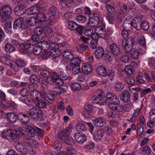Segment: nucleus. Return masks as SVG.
Here are the masks:
<instances>
[{
    "label": "nucleus",
    "instance_id": "obj_43",
    "mask_svg": "<svg viewBox=\"0 0 155 155\" xmlns=\"http://www.w3.org/2000/svg\"><path fill=\"white\" fill-rule=\"evenodd\" d=\"M108 34L106 33V30H104V29L101 31L100 33H98L97 36H98V37H100L102 38L107 40L108 39Z\"/></svg>",
    "mask_w": 155,
    "mask_h": 155
},
{
    "label": "nucleus",
    "instance_id": "obj_33",
    "mask_svg": "<svg viewBox=\"0 0 155 155\" xmlns=\"http://www.w3.org/2000/svg\"><path fill=\"white\" fill-rule=\"evenodd\" d=\"M5 51L8 53H10L15 51V48L11 44L6 43L5 46Z\"/></svg>",
    "mask_w": 155,
    "mask_h": 155
},
{
    "label": "nucleus",
    "instance_id": "obj_2",
    "mask_svg": "<svg viewBox=\"0 0 155 155\" xmlns=\"http://www.w3.org/2000/svg\"><path fill=\"white\" fill-rule=\"evenodd\" d=\"M12 12V9L10 6L6 5L0 8V16L2 19V22L6 21Z\"/></svg>",
    "mask_w": 155,
    "mask_h": 155
},
{
    "label": "nucleus",
    "instance_id": "obj_56",
    "mask_svg": "<svg viewBox=\"0 0 155 155\" xmlns=\"http://www.w3.org/2000/svg\"><path fill=\"white\" fill-rule=\"evenodd\" d=\"M71 87L73 90L76 91H79L81 88V85L78 83H74L72 84Z\"/></svg>",
    "mask_w": 155,
    "mask_h": 155
},
{
    "label": "nucleus",
    "instance_id": "obj_49",
    "mask_svg": "<svg viewBox=\"0 0 155 155\" xmlns=\"http://www.w3.org/2000/svg\"><path fill=\"white\" fill-rule=\"evenodd\" d=\"M15 63L18 67L21 68L24 67L26 65V64L24 61L20 59L16 60Z\"/></svg>",
    "mask_w": 155,
    "mask_h": 155
},
{
    "label": "nucleus",
    "instance_id": "obj_40",
    "mask_svg": "<svg viewBox=\"0 0 155 155\" xmlns=\"http://www.w3.org/2000/svg\"><path fill=\"white\" fill-rule=\"evenodd\" d=\"M57 11V8L56 7L54 6H51L49 9L48 13L49 17L54 16L56 14Z\"/></svg>",
    "mask_w": 155,
    "mask_h": 155
},
{
    "label": "nucleus",
    "instance_id": "obj_32",
    "mask_svg": "<svg viewBox=\"0 0 155 155\" xmlns=\"http://www.w3.org/2000/svg\"><path fill=\"white\" fill-rule=\"evenodd\" d=\"M27 128L23 127H19L16 130L15 133L16 134L18 135L17 139L19 137H21L23 135H26V133Z\"/></svg>",
    "mask_w": 155,
    "mask_h": 155
},
{
    "label": "nucleus",
    "instance_id": "obj_37",
    "mask_svg": "<svg viewBox=\"0 0 155 155\" xmlns=\"http://www.w3.org/2000/svg\"><path fill=\"white\" fill-rule=\"evenodd\" d=\"M58 76L59 78L63 81L70 79L69 74L67 72L61 71L58 74Z\"/></svg>",
    "mask_w": 155,
    "mask_h": 155
},
{
    "label": "nucleus",
    "instance_id": "obj_30",
    "mask_svg": "<svg viewBox=\"0 0 155 155\" xmlns=\"http://www.w3.org/2000/svg\"><path fill=\"white\" fill-rule=\"evenodd\" d=\"M58 74L56 73L51 72L50 73L49 77L46 79L47 82H49L52 81L53 82H54L58 78Z\"/></svg>",
    "mask_w": 155,
    "mask_h": 155
},
{
    "label": "nucleus",
    "instance_id": "obj_54",
    "mask_svg": "<svg viewBox=\"0 0 155 155\" xmlns=\"http://www.w3.org/2000/svg\"><path fill=\"white\" fill-rule=\"evenodd\" d=\"M142 28L145 30H147L149 28L148 22L146 20H143L141 22Z\"/></svg>",
    "mask_w": 155,
    "mask_h": 155
},
{
    "label": "nucleus",
    "instance_id": "obj_58",
    "mask_svg": "<svg viewBox=\"0 0 155 155\" xmlns=\"http://www.w3.org/2000/svg\"><path fill=\"white\" fill-rule=\"evenodd\" d=\"M21 95L23 97H25L27 96L29 94V92L26 88H22L20 92Z\"/></svg>",
    "mask_w": 155,
    "mask_h": 155
},
{
    "label": "nucleus",
    "instance_id": "obj_59",
    "mask_svg": "<svg viewBox=\"0 0 155 155\" xmlns=\"http://www.w3.org/2000/svg\"><path fill=\"white\" fill-rule=\"evenodd\" d=\"M53 146L58 150H60L62 147V144L58 141L55 142L53 145Z\"/></svg>",
    "mask_w": 155,
    "mask_h": 155
},
{
    "label": "nucleus",
    "instance_id": "obj_22",
    "mask_svg": "<svg viewBox=\"0 0 155 155\" xmlns=\"http://www.w3.org/2000/svg\"><path fill=\"white\" fill-rule=\"evenodd\" d=\"M39 127H45L47 125L48 121L46 119H45L43 116L42 111L39 109Z\"/></svg>",
    "mask_w": 155,
    "mask_h": 155
},
{
    "label": "nucleus",
    "instance_id": "obj_18",
    "mask_svg": "<svg viewBox=\"0 0 155 155\" xmlns=\"http://www.w3.org/2000/svg\"><path fill=\"white\" fill-rule=\"evenodd\" d=\"M104 53V50L103 47L99 46L97 47L94 52L96 58L97 59H101L103 56Z\"/></svg>",
    "mask_w": 155,
    "mask_h": 155
},
{
    "label": "nucleus",
    "instance_id": "obj_13",
    "mask_svg": "<svg viewBox=\"0 0 155 155\" xmlns=\"http://www.w3.org/2000/svg\"><path fill=\"white\" fill-rule=\"evenodd\" d=\"M39 91L36 90L32 91L30 93L31 98L32 99L33 103L36 105H39Z\"/></svg>",
    "mask_w": 155,
    "mask_h": 155
},
{
    "label": "nucleus",
    "instance_id": "obj_29",
    "mask_svg": "<svg viewBox=\"0 0 155 155\" xmlns=\"http://www.w3.org/2000/svg\"><path fill=\"white\" fill-rule=\"evenodd\" d=\"M62 55L66 59L68 60H71L74 57V54L68 49H66L64 51Z\"/></svg>",
    "mask_w": 155,
    "mask_h": 155
},
{
    "label": "nucleus",
    "instance_id": "obj_11",
    "mask_svg": "<svg viewBox=\"0 0 155 155\" xmlns=\"http://www.w3.org/2000/svg\"><path fill=\"white\" fill-rule=\"evenodd\" d=\"M74 137L76 141L80 143H82L87 140V137L85 134L78 132L75 134Z\"/></svg>",
    "mask_w": 155,
    "mask_h": 155
},
{
    "label": "nucleus",
    "instance_id": "obj_21",
    "mask_svg": "<svg viewBox=\"0 0 155 155\" xmlns=\"http://www.w3.org/2000/svg\"><path fill=\"white\" fill-rule=\"evenodd\" d=\"M82 69L83 73L85 74H89L92 71L91 66L87 63L83 64Z\"/></svg>",
    "mask_w": 155,
    "mask_h": 155
},
{
    "label": "nucleus",
    "instance_id": "obj_1",
    "mask_svg": "<svg viewBox=\"0 0 155 155\" xmlns=\"http://www.w3.org/2000/svg\"><path fill=\"white\" fill-rule=\"evenodd\" d=\"M39 26L36 27L34 30L35 34H33L30 39L27 41L25 43L19 45L20 50L19 51L23 54H28L29 51L27 50L31 48V45H34L38 43L39 41V34L38 29Z\"/></svg>",
    "mask_w": 155,
    "mask_h": 155
},
{
    "label": "nucleus",
    "instance_id": "obj_60",
    "mask_svg": "<svg viewBox=\"0 0 155 155\" xmlns=\"http://www.w3.org/2000/svg\"><path fill=\"white\" fill-rule=\"evenodd\" d=\"M67 151L66 152L68 153V155L69 154H75L76 152V150L74 148L71 147H69L67 148Z\"/></svg>",
    "mask_w": 155,
    "mask_h": 155
},
{
    "label": "nucleus",
    "instance_id": "obj_4",
    "mask_svg": "<svg viewBox=\"0 0 155 155\" xmlns=\"http://www.w3.org/2000/svg\"><path fill=\"white\" fill-rule=\"evenodd\" d=\"M13 130L9 129L2 131L1 134V137L9 140H17L18 136L15 134Z\"/></svg>",
    "mask_w": 155,
    "mask_h": 155
},
{
    "label": "nucleus",
    "instance_id": "obj_9",
    "mask_svg": "<svg viewBox=\"0 0 155 155\" xmlns=\"http://www.w3.org/2000/svg\"><path fill=\"white\" fill-rule=\"evenodd\" d=\"M72 129L73 126L71 124H69L65 129L63 130L62 132L59 134L61 140H62L63 138H66V137L69 136Z\"/></svg>",
    "mask_w": 155,
    "mask_h": 155
},
{
    "label": "nucleus",
    "instance_id": "obj_28",
    "mask_svg": "<svg viewBox=\"0 0 155 155\" xmlns=\"http://www.w3.org/2000/svg\"><path fill=\"white\" fill-rule=\"evenodd\" d=\"M17 116H16L13 113H8L7 114V120L11 123H14L16 121Z\"/></svg>",
    "mask_w": 155,
    "mask_h": 155
},
{
    "label": "nucleus",
    "instance_id": "obj_6",
    "mask_svg": "<svg viewBox=\"0 0 155 155\" xmlns=\"http://www.w3.org/2000/svg\"><path fill=\"white\" fill-rule=\"evenodd\" d=\"M26 24L29 26H35L39 22V18L37 15L35 17L26 16L24 18Z\"/></svg>",
    "mask_w": 155,
    "mask_h": 155
},
{
    "label": "nucleus",
    "instance_id": "obj_12",
    "mask_svg": "<svg viewBox=\"0 0 155 155\" xmlns=\"http://www.w3.org/2000/svg\"><path fill=\"white\" fill-rule=\"evenodd\" d=\"M26 14L29 15L35 14H36V15H37L38 17L39 7L38 5L36 4L29 8L27 10Z\"/></svg>",
    "mask_w": 155,
    "mask_h": 155
},
{
    "label": "nucleus",
    "instance_id": "obj_14",
    "mask_svg": "<svg viewBox=\"0 0 155 155\" xmlns=\"http://www.w3.org/2000/svg\"><path fill=\"white\" fill-rule=\"evenodd\" d=\"M120 97L121 100L124 102H127L130 100V94L126 90H124L121 93Z\"/></svg>",
    "mask_w": 155,
    "mask_h": 155
},
{
    "label": "nucleus",
    "instance_id": "obj_23",
    "mask_svg": "<svg viewBox=\"0 0 155 155\" xmlns=\"http://www.w3.org/2000/svg\"><path fill=\"white\" fill-rule=\"evenodd\" d=\"M87 128L85 124L81 122L78 123L76 126V129L79 132L78 133H82V132H84L86 130Z\"/></svg>",
    "mask_w": 155,
    "mask_h": 155
},
{
    "label": "nucleus",
    "instance_id": "obj_46",
    "mask_svg": "<svg viewBox=\"0 0 155 155\" xmlns=\"http://www.w3.org/2000/svg\"><path fill=\"white\" fill-rule=\"evenodd\" d=\"M77 21L81 23H84L87 21V18L84 15H79L76 17Z\"/></svg>",
    "mask_w": 155,
    "mask_h": 155
},
{
    "label": "nucleus",
    "instance_id": "obj_39",
    "mask_svg": "<svg viewBox=\"0 0 155 155\" xmlns=\"http://www.w3.org/2000/svg\"><path fill=\"white\" fill-rule=\"evenodd\" d=\"M70 61L71 65L72 66L80 65L81 63V59L78 57L73 58L71 59Z\"/></svg>",
    "mask_w": 155,
    "mask_h": 155
},
{
    "label": "nucleus",
    "instance_id": "obj_51",
    "mask_svg": "<svg viewBox=\"0 0 155 155\" xmlns=\"http://www.w3.org/2000/svg\"><path fill=\"white\" fill-rule=\"evenodd\" d=\"M125 14L124 11L117 12L116 14V19L117 20H123L124 18Z\"/></svg>",
    "mask_w": 155,
    "mask_h": 155
},
{
    "label": "nucleus",
    "instance_id": "obj_26",
    "mask_svg": "<svg viewBox=\"0 0 155 155\" xmlns=\"http://www.w3.org/2000/svg\"><path fill=\"white\" fill-rule=\"evenodd\" d=\"M97 73L99 75L105 77L107 75L106 69L102 66H98L97 69Z\"/></svg>",
    "mask_w": 155,
    "mask_h": 155
},
{
    "label": "nucleus",
    "instance_id": "obj_3",
    "mask_svg": "<svg viewBox=\"0 0 155 155\" xmlns=\"http://www.w3.org/2000/svg\"><path fill=\"white\" fill-rule=\"evenodd\" d=\"M66 90L60 87H57L53 88L47 95L48 99L52 101L54 100L57 95L63 94L65 92Z\"/></svg>",
    "mask_w": 155,
    "mask_h": 155
},
{
    "label": "nucleus",
    "instance_id": "obj_47",
    "mask_svg": "<svg viewBox=\"0 0 155 155\" xmlns=\"http://www.w3.org/2000/svg\"><path fill=\"white\" fill-rule=\"evenodd\" d=\"M140 111V110L137 109L134 110V114L132 115V117L130 119H127V120L129 121L132 122L134 121L137 118V116L139 114Z\"/></svg>",
    "mask_w": 155,
    "mask_h": 155
},
{
    "label": "nucleus",
    "instance_id": "obj_24",
    "mask_svg": "<svg viewBox=\"0 0 155 155\" xmlns=\"http://www.w3.org/2000/svg\"><path fill=\"white\" fill-rule=\"evenodd\" d=\"M26 132H27L26 135L28 137H33L35 136L36 130L33 127L28 126H27Z\"/></svg>",
    "mask_w": 155,
    "mask_h": 155
},
{
    "label": "nucleus",
    "instance_id": "obj_27",
    "mask_svg": "<svg viewBox=\"0 0 155 155\" xmlns=\"http://www.w3.org/2000/svg\"><path fill=\"white\" fill-rule=\"evenodd\" d=\"M24 18L22 17H19L15 20L14 23L13 28L14 29L19 28L23 23Z\"/></svg>",
    "mask_w": 155,
    "mask_h": 155
},
{
    "label": "nucleus",
    "instance_id": "obj_35",
    "mask_svg": "<svg viewBox=\"0 0 155 155\" xmlns=\"http://www.w3.org/2000/svg\"><path fill=\"white\" fill-rule=\"evenodd\" d=\"M31 137H28L26 135L25 138L23 139V141L25 143H23L25 146H27L28 147H31L33 146L32 143V140L31 139Z\"/></svg>",
    "mask_w": 155,
    "mask_h": 155
},
{
    "label": "nucleus",
    "instance_id": "obj_19",
    "mask_svg": "<svg viewBox=\"0 0 155 155\" xmlns=\"http://www.w3.org/2000/svg\"><path fill=\"white\" fill-rule=\"evenodd\" d=\"M124 29L125 30L130 31L133 26V21L130 20L127 18H126L123 21V24Z\"/></svg>",
    "mask_w": 155,
    "mask_h": 155
},
{
    "label": "nucleus",
    "instance_id": "obj_52",
    "mask_svg": "<svg viewBox=\"0 0 155 155\" xmlns=\"http://www.w3.org/2000/svg\"><path fill=\"white\" fill-rule=\"evenodd\" d=\"M124 70L125 73L127 75H131L133 74L134 71L133 68L131 66H126Z\"/></svg>",
    "mask_w": 155,
    "mask_h": 155
},
{
    "label": "nucleus",
    "instance_id": "obj_62",
    "mask_svg": "<svg viewBox=\"0 0 155 155\" xmlns=\"http://www.w3.org/2000/svg\"><path fill=\"white\" fill-rule=\"evenodd\" d=\"M108 76L110 80L112 81L114 79V71L111 70H108Z\"/></svg>",
    "mask_w": 155,
    "mask_h": 155
},
{
    "label": "nucleus",
    "instance_id": "obj_44",
    "mask_svg": "<svg viewBox=\"0 0 155 155\" xmlns=\"http://www.w3.org/2000/svg\"><path fill=\"white\" fill-rule=\"evenodd\" d=\"M45 10L42 8H39V22L44 21L46 19V16L44 14Z\"/></svg>",
    "mask_w": 155,
    "mask_h": 155
},
{
    "label": "nucleus",
    "instance_id": "obj_61",
    "mask_svg": "<svg viewBox=\"0 0 155 155\" xmlns=\"http://www.w3.org/2000/svg\"><path fill=\"white\" fill-rule=\"evenodd\" d=\"M41 75L44 77H46L50 75L49 71L46 69H42L40 71Z\"/></svg>",
    "mask_w": 155,
    "mask_h": 155
},
{
    "label": "nucleus",
    "instance_id": "obj_16",
    "mask_svg": "<svg viewBox=\"0 0 155 155\" xmlns=\"http://www.w3.org/2000/svg\"><path fill=\"white\" fill-rule=\"evenodd\" d=\"M84 34L86 36H90L93 40H98V36H95V34L93 33V31L91 28L85 30L84 31Z\"/></svg>",
    "mask_w": 155,
    "mask_h": 155
},
{
    "label": "nucleus",
    "instance_id": "obj_17",
    "mask_svg": "<svg viewBox=\"0 0 155 155\" xmlns=\"http://www.w3.org/2000/svg\"><path fill=\"white\" fill-rule=\"evenodd\" d=\"M104 130L103 129L97 130L93 135L94 139L97 140H100L104 136Z\"/></svg>",
    "mask_w": 155,
    "mask_h": 155
},
{
    "label": "nucleus",
    "instance_id": "obj_48",
    "mask_svg": "<svg viewBox=\"0 0 155 155\" xmlns=\"http://www.w3.org/2000/svg\"><path fill=\"white\" fill-rule=\"evenodd\" d=\"M110 108L113 110H116L118 112H120L122 111L123 109L124 108L123 106L120 104L114 106H110Z\"/></svg>",
    "mask_w": 155,
    "mask_h": 155
},
{
    "label": "nucleus",
    "instance_id": "obj_50",
    "mask_svg": "<svg viewBox=\"0 0 155 155\" xmlns=\"http://www.w3.org/2000/svg\"><path fill=\"white\" fill-rule=\"evenodd\" d=\"M29 78L31 82L34 84H37L39 82L38 78L34 74L31 75Z\"/></svg>",
    "mask_w": 155,
    "mask_h": 155
},
{
    "label": "nucleus",
    "instance_id": "obj_63",
    "mask_svg": "<svg viewBox=\"0 0 155 155\" xmlns=\"http://www.w3.org/2000/svg\"><path fill=\"white\" fill-rule=\"evenodd\" d=\"M143 18V15L140 14H138L133 20V21L141 22V21Z\"/></svg>",
    "mask_w": 155,
    "mask_h": 155
},
{
    "label": "nucleus",
    "instance_id": "obj_20",
    "mask_svg": "<svg viewBox=\"0 0 155 155\" xmlns=\"http://www.w3.org/2000/svg\"><path fill=\"white\" fill-rule=\"evenodd\" d=\"M93 124L97 127H101L103 126L105 123L104 120L101 117L95 118L92 121Z\"/></svg>",
    "mask_w": 155,
    "mask_h": 155
},
{
    "label": "nucleus",
    "instance_id": "obj_38",
    "mask_svg": "<svg viewBox=\"0 0 155 155\" xmlns=\"http://www.w3.org/2000/svg\"><path fill=\"white\" fill-rule=\"evenodd\" d=\"M88 44H84L82 43L80 45L79 47L76 48L77 51L80 53L84 51L88 47Z\"/></svg>",
    "mask_w": 155,
    "mask_h": 155
},
{
    "label": "nucleus",
    "instance_id": "obj_25",
    "mask_svg": "<svg viewBox=\"0 0 155 155\" xmlns=\"http://www.w3.org/2000/svg\"><path fill=\"white\" fill-rule=\"evenodd\" d=\"M14 145L16 150L20 152L23 151L26 147L23 143L19 141L15 142Z\"/></svg>",
    "mask_w": 155,
    "mask_h": 155
},
{
    "label": "nucleus",
    "instance_id": "obj_57",
    "mask_svg": "<svg viewBox=\"0 0 155 155\" xmlns=\"http://www.w3.org/2000/svg\"><path fill=\"white\" fill-rule=\"evenodd\" d=\"M136 82L139 84H144L145 81L144 80L143 76L140 75H138L137 76L136 79Z\"/></svg>",
    "mask_w": 155,
    "mask_h": 155
},
{
    "label": "nucleus",
    "instance_id": "obj_45",
    "mask_svg": "<svg viewBox=\"0 0 155 155\" xmlns=\"http://www.w3.org/2000/svg\"><path fill=\"white\" fill-rule=\"evenodd\" d=\"M78 26V25L74 22L72 21H70L68 22V27L71 30H75Z\"/></svg>",
    "mask_w": 155,
    "mask_h": 155
},
{
    "label": "nucleus",
    "instance_id": "obj_10",
    "mask_svg": "<svg viewBox=\"0 0 155 155\" xmlns=\"http://www.w3.org/2000/svg\"><path fill=\"white\" fill-rule=\"evenodd\" d=\"M110 51L111 53L115 56H117L120 54L119 48L114 43H113L109 46Z\"/></svg>",
    "mask_w": 155,
    "mask_h": 155
},
{
    "label": "nucleus",
    "instance_id": "obj_55",
    "mask_svg": "<svg viewBox=\"0 0 155 155\" xmlns=\"http://www.w3.org/2000/svg\"><path fill=\"white\" fill-rule=\"evenodd\" d=\"M133 26L137 30H140L142 29L141 22L133 21Z\"/></svg>",
    "mask_w": 155,
    "mask_h": 155
},
{
    "label": "nucleus",
    "instance_id": "obj_53",
    "mask_svg": "<svg viewBox=\"0 0 155 155\" xmlns=\"http://www.w3.org/2000/svg\"><path fill=\"white\" fill-rule=\"evenodd\" d=\"M72 73L74 74H81V72L80 70V65L74 66L72 68Z\"/></svg>",
    "mask_w": 155,
    "mask_h": 155
},
{
    "label": "nucleus",
    "instance_id": "obj_5",
    "mask_svg": "<svg viewBox=\"0 0 155 155\" xmlns=\"http://www.w3.org/2000/svg\"><path fill=\"white\" fill-rule=\"evenodd\" d=\"M107 102L109 103V107L114 106L116 104H120V101L117 97L114 95L112 94L111 93L108 92V96H107Z\"/></svg>",
    "mask_w": 155,
    "mask_h": 155
},
{
    "label": "nucleus",
    "instance_id": "obj_7",
    "mask_svg": "<svg viewBox=\"0 0 155 155\" xmlns=\"http://www.w3.org/2000/svg\"><path fill=\"white\" fill-rule=\"evenodd\" d=\"M100 18L99 15L97 13H94L92 15L89 17V23L91 26H95L99 23Z\"/></svg>",
    "mask_w": 155,
    "mask_h": 155
},
{
    "label": "nucleus",
    "instance_id": "obj_64",
    "mask_svg": "<svg viewBox=\"0 0 155 155\" xmlns=\"http://www.w3.org/2000/svg\"><path fill=\"white\" fill-rule=\"evenodd\" d=\"M126 80L128 84L133 85L135 81L133 78L131 76H128L126 78Z\"/></svg>",
    "mask_w": 155,
    "mask_h": 155
},
{
    "label": "nucleus",
    "instance_id": "obj_31",
    "mask_svg": "<svg viewBox=\"0 0 155 155\" xmlns=\"http://www.w3.org/2000/svg\"><path fill=\"white\" fill-rule=\"evenodd\" d=\"M49 43L46 41H39V48L42 50L46 51L49 49Z\"/></svg>",
    "mask_w": 155,
    "mask_h": 155
},
{
    "label": "nucleus",
    "instance_id": "obj_15",
    "mask_svg": "<svg viewBox=\"0 0 155 155\" xmlns=\"http://www.w3.org/2000/svg\"><path fill=\"white\" fill-rule=\"evenodd\" d=\"M17 119L21 122L24 123H27L30 120L29 118L28 115L21 112L18 113Z\"/></svg>",
    "mask_w": 155,
    "mask_h": 155
},
{
    "label": "nucleus",
    "instance_id": "obj_36",
    "mask_svg": "<svg viewBox=\"0 0 155 155\" xmlns=\"http://www.w3.org/2000/svg\"><path fill=\"white\" fill-rule=\"evenodd\" d=\"M62 141L68 145H72L74 144L75 141L72 137L68 136L66 138H62Z\"/></svg>",
    "mask_w": 155,
    "mask_h": 155
},
{
    "label": "nucleus",
    "instance_id": "obj_41",
    "mask_svg": "<svg viewBox=\"0 0 155 155\" xmlns=\"http://www.w3.org/2000/svg\"><path fill=\"white\" fill-rule=\"evenodd\" d=\"M132 90L134 91H135L134 92V99L135 101H137L138 99V94L141 93V91L140 89L139 88L133 87Z\"/></svg>",
    "mask_w": 155,
    "mask_h": 155
},
{
    "label": "nucleus",
    "instance_id": "obj_34",
    "mask_svg": "<svg viewBox=\"0 0 155 155\" xmlns=\"http://www.w3.org/2000/svg\"><path fill=\"white\" fill-rule=\"evenodd\" d=\"M140 52L139 50L137 49L133 48L130 51V55L134 59H136L138 58Z\"/></svg>",
    "mask_w": 155,
    "mask_h": 155
},
{
    "label": "nucleus",
    "instance_id": "obj_8",
    "mask_svg": "<svg viewBox=\"0 0 155 155\" xmlns=\"http://www.w3.org/2000/svg\"><path fill=\"white\" fill-rule=\"evenodd\" d=\"M27 12L25 9V6L22 4H19L15 7L14 12L16 15L20 16Z\"/></svg>",
    "mask_w": 155,
    "mask_h": 155
},
{
    "label": "nucleus",
    "instance_id": "obj_42",
    "mask_svg": "<svg viewBox=\"0 0 155 155\" xmlns=\"http://www.w3.org/2000/svg\"><path fill=\"white\" fill-rule=\"evenodd\" d=\"M124 87V85L119 81L116 82L114 85V87L117 91L120 92L122 91Z\"/></svg>",
    "mask_w": 155,
    "mask_h": 155
}]
</instances>
